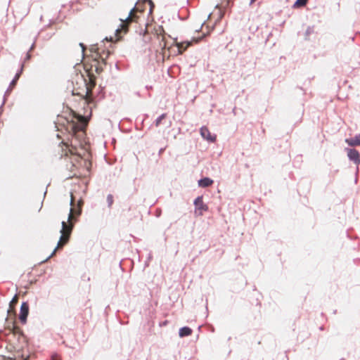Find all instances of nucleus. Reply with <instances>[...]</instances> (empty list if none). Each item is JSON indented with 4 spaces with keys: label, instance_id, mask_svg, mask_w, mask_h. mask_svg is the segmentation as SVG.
Returning a JSON list of instances; mask_svg holds the SVG:
<instances>
[{
    "label": "nucleus",
    "instance_id": "obj_9",
    "mask_svg": "<svg viewBox=\"0 0 360 360\" xmlns=\"http://www.w3.org/2000/svg\"><path fill=\"white\" fill-rule=\"evenodd\" d=\"M223 15L221 10L219 8L216 7L215 9L209 15L208 20H212L214 19V22L216 23L222 18Z\"/></svg>",
    "mask_w": 360,
    "mask_h": 360
},
{
    "label": "nucleus",
    "instance_id": "obj_6",
    "mask_svg": "<svg viewBox=\"0 0 360 360\" xmlns=\"http://www.w3.org/2000/svg\"><path fill=\"white\" fill-rule=\"evenodd\" d=\"M194 204L195 206V212L198 215H202L203 212L207 211L208 209L207 206L203 202L202 196L198 197L195 200Z\"/></svg>",
    "mask_w": 360,
    "mask_h": 360
},
{
    "label": "nucleus",
    "instance_id": "obj_23",
    "mask_svg": "<svg viewBox=\"0 0 360 360\" xmlns=\"http://www.w3.org/2000/svg\"><path fill=\"white\" fill-rule=\"evenodd\" d=\"M20 76V73H17L14 78H15L17 80H18Z\"/></svg>",
    "mask_w": 360,
    "mask_h": 360
},
{
    "label": "nucleus",
    "instance_id": "obj_15",
    "mask_svg": "<svg viewBox=\"0 0 360 360\" xmlns=\"http://www.w3.org/2000/svg\"><path fill=\"white\" fill-rule=\"evenodd\" d=\"M192 330L189 327L185 326L179 329V336L183 338L185 336H188L192 334Z\"/></svg>",
    "mask_w": 360,
    "mask_h": 360
},
{
    "label": "nucleus",
    "instance_id": "obj_22",
    "mask_svg": "<svg viewBox=\"0 0 360 360\" xmlns=\"http://www.w3.org/2000/svg\"><path fill=\"white\" fill-rule=\"evenodd\" d=\"M139 6V8L141 10H143V12L144 11L143 4H137L135 6Z\"/></svg>",
    "mask_w": 360,
    "mask_h": 360
},
{
    "label": "nucleus",
    "instance_id": "obj_14",
    "mask_svg": "<svg viewBox=\"0 0 360 360\" xmlns=\"http://www.w3.org/2000/svg\"><path fill=\"white\" fill-rule=\"evenodd\" d=\"M213 184V180L208 177H205L198 181V186L202 188L208 187Z\"/></svg>",
    "mask_w": 360,
    "mask_h": 360
},
{
    "label": "nucleus",
    "instance_id": "obj_25",
    "mask_svg": "<svg viewBox=\"0 0 360 360\" xmlns=\"http://www.w3.org/2000/svg\"><path fill=\"white\" fill-rule=\"evenodd\" d=\"M255 0H251V3L254 2Z\"/></svg>",
    "mask_w": 360,
    "mask_h": 360
},
{
    "label": "nucleus",
    "instance_id": "obj_7",
    "mask_svg": "<svg viewBox=\"0 0 360 360\" xmlns=\"http://www.w3.org/2000/svg\"><path fill=\"white\" fill-rule=\"evenodd\" d=\"M347 156L351 161H353L356 165L360 164V153L356 149L347 148Z\"/></svg>",
    "mask_w": 360,
    "mask_h": 360
},
{
    "label": "nucleus",
    "instance_id": "obj_16",
    "mask_svg": "<svg viewBox=\"0 0 360 360\" xmlns=\"http://www.w3.org/2000/svg\"><path fill=\"white\" fill-rule=\"evenodd\" d=\"M308 0H297L295 3V7H302L307 4Z\"/></svg>",
    "mask_w": 360,
    "mask_h": 360
},
{
    "label": "nucleus",
    "instance_id": "obj_4",
    "mask_svg": "<svg viewBox=\"0 0 360 360\" xmlns=\"http://www.w3.org/2000/svg\"><path fill=\"white\" fill-rule=\"evenodd\" d=\"M75 205V197L72 193L70 194V205L72 207L70 210L68 215V223L65 221L62 222V229L60 231L61 236L58 243L57 247L54 249L53 252L50 257H52L58 249L62 248L65 245L68 243L70 239V234L72 233L74 222L75 221V216H79L82 213V208L84 205L82 199H79L77 201V207H74Z\"/></svg>",
    "mask_w": 360,
    "mask_h": 360
},
{
    "label": "nucleus",
    "instance_id": "obj_19",
    "mask_svg": "<svg viewBox=\"0 0 360 360\" xmlns=\"http://www.w3.org/2000/svg\"><path fill=\"white\" fill-rule=\"evenodd\" d=\"M18 301V295H15L14 297L12 299V300L10 302V306L12 307L17 304Z\"/></svg>",
    "mask_w": 360,
    "mask_h": 360
},
{
    "label": "nucleus",
    "instance_id": "obj_24",
    "mask_svg": "<svg viewBox=\"0 0 360 360\" xmlns=\"http://www.w3.org/2000/svg\"><path fill=\"white\" fill-rule=\"evenodd\" d=\"M80 46L82 47V49L84 51L85 48H84V46L83 45V44H80Z\"/></svg>",
    "mask_w": 360,
    "mask_h": 360
},
{
    "label": "nucleus",
    "instance_id": "obj_2",
    "mask_svg": "<svg viewBox=\"0 0 360 360\" xmlns=\"http://www.w3.org/2000/svg\"><path fill=\"white\" fill-rule=\"evenodd\" d=\"M77 122L71 125L72 136L70 143L62 142L59 146L61 151L60 157L69 158L70 160L71 172H75L82 167H88L90 165L82 154V151L84 153L83 146L85 143V129L88 119L83 115H77Z\"/></svg>",
    "mask_w": 360,
    "mask_h": 360
},
{
    "label": "nucleus",
    "instance_id": "obj_13",
    "mask_svg": "<svg viewBox=\"0 0 360 360\" xmlns=\"http://www.w3.org/2000/svg\"><path fill=\"white\" fill-rule=\"evenodd\" d=\"M345 142L350 146H360V134L355 136L354 138L346 139Z\"/></svg>",
    "mask_w": 360,
    "mask_h": 360
},
{
    "label": "nucleus",
    "instance_id": "obj_21",
    "mask_svg": "<svg viewBox=\"0 0 360 360\" xmlns=\"http://www.w3.org/2000/svg\"><path fill=\"white\" fill-rule=\"evenodd\" d=\"M51 359L52 360H61V358L60 356L57 354H53L52 356H51Z\"/></svg>",
    "mask_w": 360,
    "mask_h": 360
},
{
    "label": "nucleus",
    "instance_id": "obj_18",
    "mask_svg": "<svg viewBox=\"0 0 360 360\" xmlns=\"http://www.w3.org/2000/svg\"><path fill=\"white\" fill-rule=\"evenodd\" d=\"M165 117V115L162 114L155 121V125L158 127L161 123V121Z\"/></svg>",
    "mask_w": 360,
    "mask_h": 360
},
{
    "label": "nucleus",
    "instance_id": "obj_12",
    "mask_svg": "<svg viewBox=\"0 0 360 360\" xmlns=\"http://www.w3.org/2000/svg\"><path fill=\"white\" fill-rule=\"evenodd\" d=\"M8 330H9V333H13L14 335H18V338H22L24 339V337L22 335V332L20 329V328L14 323L12 326V328H8Z\"/></svg>",
    "mask_w": 360,
    "mask_h": 360
},
{
    "label": "nucleus",
    "instance_id": "obj_11",
    "mask_svg": "<svg viewBox=\"0 0 360 360\" xmlns=\"http://www.w3.org/2000/svg\"><path fill=\"white\" fill-rule=\"evenodd\" d=\"M200 134L204 139L212 142L214 141L216 139V136H212L209 129L205 127H202L200 129Z\"/></svg>",
    "mask_w": 360,
    "mask_h": 360
},
{
    "label": "nucleus",
    "instance_id": "obj_20",
    "mask_svg": "<svg viewBox=\"0 0 360 360\" xmlns=\"http://www.w3.org/2000/svg\"><path fill=\"white\" fill-rule=\"evenodd\" d=\"M17 81H18V80H17L15 78H14V79L12 80V82H11L10 86H9V88H10L11 89H12L15 86Z\"/></svg>",
    "mask_w": 360,
    "mask_h": 360
},
{
    "label": "nucleus",
    "instance_id": "obj_3",
    "mask_svg": "<svg viewBox=\"0 0 360 360\" xmlns=\"http://www.w3.org/2000/svg\"><path fill=\"white\" fill-rule=\"evenodd\" d=\"M205 37V34L201 37L193 38L191 41H185L182 42H175L169 36L165 34H154L152 41L154 44H158V49H156L157 52H160L162 56V60H165L168 59L171 54V49L175 44L179 54H182L193 42L198 43L201 39Z\"/></svg>",
    "mask_w": 360,
    "mask_h": 360
},
{
    "label": "nucleus",
    "instance_id": "obj_8",
    "mask_svg": "<svg viewBox=\"0 0 360 360\" xmlns=\"http://www.w3.org/2000/svg\"><path fill=\"white\" fill-rule=\"evenodd\" d=\"M29 313V305L27 302H23L20 307V313L19 319L22 323H26L27 317Z\"/></svg>",
    "mask_w": 360,
    "mask_h": 360
},
{
    "label": "nucleus",
    "instance_id": "obj_10",
    "mask_svg": "<svg viewBox=\"0 0 360 360\" xmlns=\"http://www.w3.org/2000/svg\"><path fill=\"white\" fill-rule=\"evenodd\" d=\"M29 356H27L26 358H24L21 352L20 351H18L16 353L11 354L9 356H3L2 360H27Z\"/></svg>",
    "mask_w": 360,
    "mask_h": 360
},
{
    "label": "nucleus",
    "instance_id": "obj_1",
    "mask_svg": "<svg viewBox=\"0 0 360 360\" xmlns=\"http://www.w3.org/2000/svg\"><path fill=\"white\" fill-rule=\"evenodd\" d=\"M90 51L91 61L89 64H85L86 75H82L77 77V84L80 83L82 86L74 87L72 90V95L80 96L84 103L88 107L93 103L91 91L96 86L94 72L100 74L103 71V66L106 64L105 61L110 54V51H105L101 48L92 47Z\"/></svg>",
    "mask_w": 360,
    "mask_h": 360
},
{
    "label": "nucleus",
    "instance_id": "obj_5",
    "mask_svg": "<svg viewBox=\"0 0 360 360\" xmlns=\"http://www.w3.org/2000/svg\"><path fill=\"white\" fill-rule=\"evenodd\" d=\"M143 13V10L139 8V6H134L129 14V16L124 20H122L121 27L116 30V34L118 37H120V34L122 32L127 33L128 31L129 25L131 22H138L140 18V14Z\"/></svg>",
    "mask_w": 360,
    "mask_h": 360
},
{
    "label": "nucleus",
    "instance_id": "obj_17",
    "mask_svg": "<svg viewBox=\"0 0 360 360\" xmlns=\"http://www.w3.org/2000/svg\"><path fill=\"white\" fill-rule=\"evenodd\" d=\"M107 202H108V207H111L114 202V198H113V195H111V194H109L107 196Z\"/></svg>",
    "mask_w": 360,
    "mask_h": 360
}]
</instances>
